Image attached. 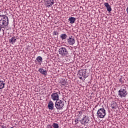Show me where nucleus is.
<instances>
[{"label":"nucleus","instance_id":"nucleus-3","mask_svg":"<svg viewBox=\"0 0 128 128\" xmlns=\"http://www.w3.org/2000/svg\"><path fill=\"white\" fill-rule=\"evenodd\" d=\"M59 54L62 58L68 56V51L66 47H61L58 50Z\"/></svg>","mask_w":128,"mask_h":128},{"label":"nucleus","instance_id":"nucleus-27","mask_svg":"<svg viewBox=\"0 0 128 128\" xmlns=\"http://www.w3.org/2000/svg\"><path fill=\"white\" fill-rule=\"evenodd\" d=\"M47 128H52V126L51 125L48 124V125H47Z\"/></svg>","mask_w":128,"mask_h":128},{"label":"nucleus","instance_id":"nucleus-23","mask_svg":"<svg viewBox=\"0 0 128 128\" xmlns=\"http://www.w3.org/2000/svg\"><path fill=\"white\" fill-rule=\"evenodd\" d=\"M53 34L54 36H58V32L56 30H54L53 32Z\"/></svg>","mask_w":128,"mask_h":128},{"label":"nucleus","instance_id":"nucleus-10","mask_svg":"<svg viewBox=\"0 0 128 128\" xmlns=\"http://www.w3.org/2000/svg\"><path fill=\"white\" fill-rule=\"evenodd\" d=\"M38 71L40 72L42 74H43V76H46L48 74V71H46V70H44L42 68H39Z\"/></svg>","mask_w":128,"mask_h":128},{"label":"nucleus","instance_id":"nucleus-9","mask_svg":"<svg viewBox=\"0 0 128 128\" xmlns=\"http://www.w3.org/2000/svg\"><path fill=\"white\" fill-rule=\"evenodd\" d=\"M67 42L70 46H74V44L76 42L74 38L72 36H70L67 40Z\"/></svg>","mask_w":128,"mask_h":128},{"label":"nucleus","instance_id":"nucleus-20","mask_svg":"<svg viewBox=\"0 0 128 128\" xmlns=\"http://www.w3.org/2000/svg\"><path fill=\"white\" fill-rule=\"evenodd\" d=\"M124 78L121 77L119 80V84H124Z\"/></svg>","mask_w":128,"mask_h":128},{"label":"nucleus","instance_id":"nucleus-8","mask_svg":"<svg viewBox=\"0 0 128 128\" xmlns=\"http://www.w3.org/2000/svg\"><path fill=\"white\" fill-rule=\"evenodd\" d=\"M51 98L52 100L58 102V100H60V96H58V92L56 93H52L51 94Z\"/></svg>","mask_w":128,"mask_h":128},{"label":"nucleus","instance_id":"nucleus-11","mask_svg":"<svg viewBox=\"0 0 128 128\" xmlns=\"http://www.w3.org/2000/svg\"><path fill=\"white\" fill-rule=\"evenodd\" d=\"M54 102H52V100H50L48 104V108L51 110H54Z\"/></svg>","mask_w":128,"mask_h":128},{"label":"nucleus","instance_id":"nucleus-14","mask_svg":"<svg viewBox=\"0 0 128 128\" xmlns=\"http://www.w3.org/2000/svg\"><path fill=\"white\" fill-rule=\"evenodd\" d=\"M16 37H12L9 40V42L12 44H14L16 42Z\"/></svg>","mask_w":128,"mask_h":128},{"label":"nucleus","instance_id":"nucleus-7","mask_svg":"<svg viewBox=\"0 0 128 128\" xmlns=\"http://www.w3.org/2000/svg\"><path fill=\"white\" fill-rule=\"evenodd\" d=\"M80 122L83 126H86V124H88L90 120H88V118L86 117V116H84L82 119L80 120Z\"/></svg>","mask_w":128,"mask_h":128},{"label":"nucleus","instance_id":"nucleus-15","mask_svg":"<svg viewBox=\"0 0 128 128\" xmlns=\"http://www.w3.org/2000/svg\"><path fill=\"white\" fill-rule=\"evenodd\" d=\"M68 21L70 22V24H74V22H76V18L74 17H70L68 18Z\"/></svg>","mask_w":128,"mask_h":128},{"label":"nucleus","instance_id":"nucleus-17","mask_svg":"<svg viewBox=\"0 0 128 128\" xmlns=\"http://www.w3.org/2000/svg\"><path fill=\"white\" fill-rule=\"evenodd\" d=\"M54 4V0H48V4H49V5H48V6H52V4Z\"/></svg>","mask_w":128,"mask_h":128},{"label":"nucleus","instance_id":"nucleus-18","mask_svg":"<svg viewBox=\"0 0 128 128\" xmlns=\"http://www.w3.org/2000/svg\"><path fill=\"white\" fill-rule=\"evenodd\" d=\"M5 84L4 83V82L0 80V90H2L4 88Z\"/></svg>","mask_w":128,"mask_h":128},{"label":"nucleus","instance_id":"nucleus-24","mask_svg":"<svg viewBox=\"0 0 128 128\" xmlns=\"http://www.w3.org/2000/svg\"><path fill=\"white\" fill-rule=\"evenodd\" d=\"M74 122H75V124H78V120L76 119L74 120Z\"/></svg>","mask_w":128,"mask_h":128},{"label":"nucleus","instance_id":"nucleus-21","mask_svg":"<svg viewBox=\"0 0 128 128\" xmlns=\"http://www.w3.org/2000/svg\"><path fill=\"white\" fill-rule=\"evenodd\" d=\"M111 107L112 108H114V110H116V103L113 102L111 104Z\"/></svg>","mask_w":128,"mask_h":128},{"label":"nucleus","instance_id":"nucleus-2","mask_svg":"<svg viewBox=\"0 0 128 128\" xmlns=\"http://www.w3.org/2000/svg\"><path fill=\"white\" fill-rule=\"evenodd\" d=\"M98 108V110L97 112V116L100 118H102L106 116V110L104 107L102 108H100V106L98 105L96 106L95 108Z\"/></svg>","mask_w":128,"mask_h":128},{"label":"nucleus","instance_id":"nucleus-4","mask_svg":"<svg viewBox=\"0 0 128 128\" xmlns=\"http://www.w3.org/2000/svg\"><path fill=\"white\" fill-rule=\"evenodd\" d=\"M78 76H79L80 80H82V78H86L88 76V74L86 71L81 70L78 72Z\"/></svg>","mask_w":128,"mask_h":128},{"label":"nucleus","instance_id":"nucleus-29","mask_svg":"<svg viewBox=\"0 0 128 128\" xmlns=\"http://www.w3.org/2000/svg\"><path fill=\"white\" fill-rule=\"evenodd\" d=\"M59 94H60V92H59Z\"/></svg>","mask_w":128,"mask_h":128},{"label":"nucleus","instance_id":"nucleus-26","mask_svg":"<svg viewBox=\"0 0 128 128\" xmlns=\"http://www.w3.org/2000/svg\"><path fill=\"white\" fill-rule=\"evenodd\" d=\"M0 128H6V126L4 125H0Z\"/></svg>","mask_w":128,"mask_h":128},{"label":"nucleus","instance_id":"nucleus-5","mask_svg":"<svg viewBox=\"0 0 128 128\" xmlns=\"http://www.w3.org/2000/svg\"><path fill=\"white\" fill-rule=\"evenodd\" d=\"M64 106V102L62 100H58V101H56L55 103V106L56 110H62Z\"/></svg>","mask_w":128,"mask_h":128},{"label":"nucleus","instance_id":"nucleus-13","mask_svg":"<svg viewBox=\"0 0 128 128\" xmlns=\"http://www.w3.org/2000/svg\"><path fill=\"white\" fill-rule=\"evenodd\" d=\"M60 38H61L62 40H64L68 38V35L66 34H62L60 36Z\"/></svg>","mask_w":128,"mask_h":128},{"label":"nucleus","instance_id":"nucleus-22","mask_svg":"<svg viewBox=\"0 0 128 128\" xmlns=\"http://www.w3.org/2000/svg\"><path fill=\"white\" fill-rule=\"evenodd\" d=\"M52 126L54 128H58L60 126H58V124L56 123H54L52 124Z\"/></svg>","mask_w":128,"mask_h":128},{"label":"nucleus","instance_id":"nucleus-19","mask_svg":"<svg viewBox=\"0 0 128 128\" xmlns=\"http://www.w3.org/2000/svg\"><path fill=\"white\" fill-rule=\"evenodd\" d=\"M37 62H42V56H38L36 58Z\"/></svg>","mask_w":128,"mask_h":128},{"label":"nucleus","instance_id":"nucleus-16","mask_svg":"<svg viewBox=\"0 0 128 128\" xmlns=\"http://www.w3.org/2000/svg\"><path fill=\"white\" fill-rule=\"evenodd\" d=\"M60 84H61L62 86H66V81L64 79H60Z\"/></svg>","mask_w":128,"mask_h":128},{"label":"nucleus","instance_id":"nucleus-12","mask_svg":"<svg viewBox=\"0 0 128 128\" xmlns=\"http://www.w3.org/2000/svg\"><path fill=\"white\" fill-rule=\"evenodd\" d=\"M104 6H105L107 10L109 12H112V7H110V4H108V3H104Z\"/></svg>","mask_w":128,"mask_h":128},{"label":"nucleus","instance_id":"nucleus-28","mask_svg":"<svg viewBox=\"0 0 128 128\" xmlns=\"http://www.w3.org/2000/svg\"><path fill=\"white\" fill-rule=\"evenodd\" d=\"M3 30V34L4 32V30Z\"/></svg>","mask_w":128,"mask_h":128},{"label":"nucleus","instance_id":"nucleus-25","mask_svg":"<svg viewBox=\"0 0 128 128\" xmlns=\"http://www.w3.org/2000/svg\"><path fill=\"white\" fill-rule=\"evenodd\" d=\"M82 112H84V110L78 112V114H79L80 116H82V114H83Z\"/></svg>","mask_w":128,"mask_h":128},{"label":"nucleus","instance_id":"nucleus-1","mask_svg":"<svg viewBox=\"0 0 128 128\" xmlns=\"http://www.w3.org/2000/svg\"><path fill=\"white\" fill-rule=\"evenodd\" d=\"M8 25V18L6 15H0V32L2 28H6Z\"/></svg>","mask_w":128,"mask_h":128},{"label":"nucleus","instance_id":"nucleus-6","mask_svg":"<svg viewBox=\"0 0 128 128\" xmlns=\"http://www.w3.org/2000/svg\"><path fill=\"white\" fill-rule=\"evenodd\" d=\"M118 96L120 98H126V94H128V92H126V87H124V88H120L118 92Z\"/></svg>","mask_w":128,"mask_h":128}]
</instances>
